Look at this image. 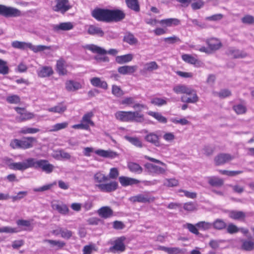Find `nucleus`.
Returning <instances> with one entry per match:
<instances>
[{"mask_svg":"<svg viewBox=\"0 0 254 254\" xmlns=\"http://www.w3.org/2000/svg\"><path fill=\"white\" fill-rule=\"evenodd\" d=\"M144 158L154 163L159 164L163 167H161L150 163H146L144 165L146 171L150 175H166L167 171V165L161 161L155 158L145 155Z\"/></svg>","mask_w":254,"mask_h":254,"instance_id":"f257e3e1","label":"nucleus"},{"mask_svg":"<svg viewBox=\"0 0 254 254\" xmlns=\"http://www.w3.org/2000/svg\"><path fill=\"white\" fill-rule=\"evenodd\" d=\"M115 116L117 120L124 122L142 123L144 120L143 115L137 111H118Z\"/></svg>","mask_w":254,"mask_h":254,"instance_id":"f03ea898","label":"nucleus"},{"mask_svg":"<svg viewBox=\"0 0 254 254\" xmlns=\"http://www.w3.org/2000/svg\"><path fill=\"white\" fill-rule=\"evenodd\" d=\"M173 91L177 94H186L187 95H192V98H187L186 96L183 95L181 98L182 102L187 103H195L198 101L196 91L185 85L180 84L173 88Z\"/></svg>","mask_w":254,"mask_h":254,"instance_id":"7ed1b4c3","label":"nucleus"},{"mask_svg":"<svg viewBox=\"0 0 254 254\" xmlns=\"http://www.w3.org/2000/svg\"><path fill=\"white\" fill-rule=\"evenodd\" d=\"M32 162L33 164L32 168H34L35 169L40 168L43 171L47 174L52 173L55 168L54 166L49 163V161L47 160L40 159L37 160L36 159L33 158Z\"/></svg>","mask_w":254,"mask_h":254,"instance_id":"20e7f679","label":"nucleus"},{"mask_svg":"<svg viewBox=\"0 0 254 254\" xmlns=\"http://www.w3.org/2000/svg\"><path fill=\"white\" fill-rule=\"evenodd\" d=\"M33 158H28L23 162L10 163L8 164L10 169L14 170L24 171L29 168H32Z\"/></svg>","mask_w":254,"mask_h":254,"instance_id":"39448f33","label":"nucleus"},{"mask_svg":"<svg viewBox=\"0 0 254 254\" xmlns=\"http://www.w3.org/2000/svg\"><path fill=\"white\" fill-rule=\"evenodd\" d=\"M0 14L6 17H17L21 15V12L16 8L0 4Z\"/></svg>","mask_w":254,"mask_h":254,"instance_id":"423d86ee","label":"nucleus"},{"mask_svg":"<svg viewBox=\"0 0 254 254\" xmlns=\"http://www.w3.org/2000/svg\"><path fill=\"white\" fill-rule=\"evenodd\" d=\"M56 4L53 7V9L56 12L64 14L71 7L69 0H55Z\"/></svg>","mask_w":254,"mask_h":254,"instance_id":"0eeeda50","label":"nucleus"},{"mask_svg":"<svg viewBox=\"0 0 254 254\" xmlns=\"http://www.w3.org/2000/svg\"><path fill=\"white\" fill-rule=\"evenodd\" d=\"M109 9L97 8L92 11V16L99 21L108 22Z\"/></svg>","mask_w":254,"mask_h":254,"instance_id":"6e6552de","label":"nucleus"},{"mask_svg":"<svg viewBox=\"0 0 254 254\" xmlns=\"http://www.w3.org/2000/svg\"><path fill=\"white\" fill-rule=\"evenodd\" d=\"M85 48L87 49L92 51L93 53H98L100 55H105L108 53L110 55H116L118 52L116 49H111L108 51H107L102 48L93 44L87 45L85 46Z\"/></svg>","mask_w":254,"mask_h":254,"instance_id":"1a4fd4ad","label":"nucleus"},{"mask_svg":"<svg viewBox=\"0 0 254 254\" xmlns=\"http://www.w3.org/2000/svg\"><path fill=\"white\" fill-rule=\"evenodd\" d=\"M14 109L19 114V116L16 118V120L19 122L30 120L34 117L33 113L27 112L24 108L15 107Z\"/></svg>","mask_w":254,"mask_h":254,"instance_id":"9d476101","label":"nucleus"},{"mask_svg":"<svg viewBox=\"0 0 254 254\" xmlns=\"http://www.w3.org/2000/svg\"><path fill=\"white\" fill-rule=\"evenodd\" d=\"M126 238L125 237H121L117 239L114 242V245L110 247L109 250L112 253L123 252L126 249L124 241Z\"/></svg>","mask_w":254,"mask_h":254,"instance_id":"9b49d317","label":"nucleus"},{"mask_svg":"<svg viewBox=\"0 0 254 254\" xmlns=\"http://www.w3.org/2000/svg\"><path fill=\"white\" fill-rule=\"evenodd\" d=\"M108 22L115 21H120L125 17V13L121 10H109V9Z\"/></svg>","mask_w":254,"mask_h":254,"instance_id":"f8f14e48","label":"nucleus"},{"mask_svg":"<svg viewBox=\"0 0 254 254\" xmlns=\"http://www.w3.org/2000/svg\"><path fill=\"white\" fill-rule=\"evenodd\" d=\"M129 200L132 202L147 203L153 201L154 197H151L148 194L141 193L130 197Z\"/></svg>","mask_w":254,"mask_h":254,"instance_id":"ddd939ff","label":"nucleus"},{"mask_svg":"<svg viewBox=\"0 0 254 254\" xmlns=\"http://www.w3.org/2000/svg\"><path fill=\"white\" fill-rule=\"evenodd\" d=\"M96 186L102 191L110 192L118 189V184L117 182L113 181L109 183L97 184Z\"/></svg>","mask_w":254,"mask_h":254,"instance_id":"4468645a","label":"nucleus"},{"mask_svg":"<svg viewBox=\"0 0 254 254\" xmlns=\"http://www.w3.org/2000/svg\"><path fill=\"white\" fill-rule=\"evenodd\" d=\"M234 156L229 154L221 153L217 155L214 158V162L216 165H223L226 163L233 160Z\"/></svg>","mask_w":254,"mask_h":254,"instance_id":"2eb2a0df","label":"nucleus"},{"mask_svg":"<svg viewBox=\"0 0 254 254\" xmlns=\"http://www.w3.org/2000/svg\"><path fill=\"white\" fill-rule=\"evenodd\" d=\"M37 142V139L33 137H25L21 139V149H27L33 147L34 143Z\"/></svg>","mask_w":254,"mask_h":254,"instance_id":"dca6fc26","label":"nucleus"},{"mask_svg":"<svg viewBox=\"0 0 254 254\" xmlns=\"http://www.w3.org/2000/svg\"><path fill=\"white\" fill-rule=\"evenodd\" d=\"M73 28L72 23L70 22H62L59 24H55L53 26V30L56 32L61 31H68Z\"/></svg>","mask_w":254,"mask_h":254,"instance_id":"f3484780","label":"nucleus"},{"mask_svg":"<svg viewBox=\"0 0 254 254\" xmlns=\"http://www.w3.org/2000/svg\"><path fill=\"white\" fill-rule=\"evenodd\" d=\"M206 43L211 52L219 50L222 47L221 42L216 38H212L207 39Z\"/></svg>","mask_w":254,"mask_h":254,"instance_id":"a211bd4d","label":"nucleus"},{"mask_svg":"<svg viewBox=\"0 0 254 254\" xmlns=\"http://www.w3.org/2000/svg\"><path fill=\"white\" fill-rule=\"evenodd\" d=\"M65 89L69 92H74L82 88L81 84L77 81L69 80L65 83Z\"/></svg>","mask_w":254,"mask_h":254,"instance_id":"6ab92c4d","label":"nucleus"},{"mask_svg":"<svg viewBox=\"0 0 254 254\" xmlns=\"http://www.w3.org/2000/svg\"><path fill=\"white\" fill-rule=\"evenodd\" d=\"M157 250L163 251L168 254H181L183 253V249L179 247H167L160 246L157 247Z\"/></svg>","mask_w":254,"mask_h":254,"instance_id":"aec40b11","label":"nucleus"},{"mask_svg":"<svg viewBox=\"0 0 254 254\" xmlns=\"http://www.w3.org/2000/svg\"><path fill=\"white\" fill-rule=\"evenodd\" d=\"M119 181L123 187L132 186L139 183L140 181L137 179L125 176H121L119 178Z\"/></svg>","mask_w":254,"mask_h":254,"instance_id":"412c9836","label":"nucleus"},{"mask_svg":"<svg viewBox=\"0 0 254 254\" xmlns=\"http://www.w3.org/2000/svg\"><path fill=\"white\" fill-rule=\"evenodd\" d=\"M144 139L156 147L160 146L159 136L154 132H150L144 137Z\"/></svg>","mask_w":254,"mask_h":254,"instance_id":"4be33fe9","label":"nucleus"},{"mask_svg":"<svg viewBox=\"0 0 254 254\" xmlns=\"http://www.w3.org/2000/svg\"><path fill=\"white\" fill-rule=\"evenodd\" d=\"M137 65H124L118 68V71L122 74H131L136 71Z\"/></svg>","mask_w":254,"mask_h":254,"instance_id":"5701e85b","label":"nucleus"},{"mask_svg":"<svg viewBox=\"0 0 254 254\" xmlns=\"http://www.w3.org/2000/svg\"><path fill=\"white\" fill-rule=\"evenodd\" d=\"M95 153L96 154L104 158H114L118 156L117 152L111 150L98 149L95 151Z\"/></svg>","mask_w":254,"mask_h":254,"instance_id":"b1692460","label":"nucleus"},{"mask_svg":"<svg viewBox=\"0 0 254 254\" xmlns=\"http://www.w3.org/2000/svg\"><path fill=\"white\" fill-rule=\"evenodd\" d=\"M227 54L233 58H244L247 56V54L243 51L230 48L227 51Z\"/></svg>","mask_w":254,"mask_h":254,"instance_id":"393cba45","label":"nucleus"},{"mask_svg":"<svg viewBox=\"0 0 254 254\" xmlns=\"http://www.w3.org/2000/svg\"><path fill=\"white\" fill-rule=\"evenodd\" d=\"M87 33L89 35H96L99 37H103L104 35V32L102 29L95 25H90L88 26Z\"/></svg>","mask_w":254,"mask_h":254,"instance_id":"a878e982","label":"nucleus"},{"mask_svg":"<svg viewBox=\"0 0 254 254\" xmlns=\"http://www.w3.org/2000/svg\"><path fill=\"white\" fill-rule=\"evenodd\" d=\"M56 71L60 75L67 74V71L66 69L65 62L63 59H60L57 62Z\"/></svg>","mask_w":254,"mask_h":254,"instance_id":"bb28decb","label":"nucleus"},{"mask_svg":"<svg viewBox=\"0 0 254 254\" xmlns=\"http://www.w3.org/2000/svg\"><path fill=\"white\" fill-rule=\"evenodd\" d=\"M54 73L52 68L50 66H43L37 72L38 75L40 77H49Z\"/></svg>","mask_w":254,"mask_h":254,"instance_id":"cd10ccee","label":"nucleus"},{"mask_svg":"<svg viewBox=\"0 0 254 254\" xmlns=\"http://www.w3.org/2000/svg\"><path fill=\"white\" fill-rule=\"evenodd\" d=\"M98 214L102 218H108L113 214V210L108 206H103L98 210Z\"/></svg>","mask_w":254,"mask_h":254,"instance_id":"c85d7f7f","label":"nucleus"},{"mask_svg":"<svg viewBox=\"0 0 254 254\" xmlns=\"http://www.w3.org/2000/svg\"><path fill=\"white\" fill-rule=\"evenodd\" d=\"M159 23L162 26L170 27L178 25L180 23V20L177 18H171L162 19L159 21Z\"/></svg>","mask_w":254,"mask_h":254,"instance_id":"c756f323","label":"nucleus"},{"mask_svg":"<svg viewBox=\"0 0 254 254\" xmlns=\"http://www.w3.org/2000/svg\"><path fill=\"white\" fill-rule=\"evenodd\" d=\"M241 249L246 251H252L254 250V241L252 239L242 240Z\"/></svg>","mask_w":254,"mask_h":254,"instance_id":"7c9ffc66","label":"nucleus"},{"mask_svg":"<svg viewBox=\"0 0 254 254\" xmlns=\"http://www.w3.org/2000/svg\"><path fill=\"white\" fill-rule=\"evenodd\" d=\"M91 84L95 87H99L104 89L108 88V84L105 81H102L99 77H95L90 79Z\"/></svg>","mask_w":254,"mask_h":254,"instance_id":"2f4dec72","label":"nucleus"},{"mask_svg":"<svg viewBox=\"0 0 254 254\" xmlns=\"http://www.w3.org/2000/svg\"><path fill=\"white\" fill-rule=\"evenodd\" d=\"M52 207L54 209L57 210L59 213L62 214H66L68 212L69 209L67 206L64 204H60L53 203Z\"/></svg>","mask_w":254,"mask_h":254,"instance_id":"473e14b6","label":"nucleus"},{"mask_svg":"<svg viewBox=\"0 0 254 254\" xmlns=\"http://www.w3.org/2000/svg\"><path fill=\"white\" fill-rule=\"evenodd\" d=\"M132 59V55L128 54L125 55L117 56L116 58V62L119 64H122L131 61Z\"/></svg>","mask_w":254,"mask_h":254,"instance_id":"72a5a7b5","label":"nucleus"},{"mask_svg":"<svg viewBox=\"0 0 254 254\" xmlns=\"http://www.w3.org/2000/svg\"><path fill=\"white\" fill-rule=\"evenodd\" d=\"M43 242L49 243L52 247L55 248L56 250L62 249L65 245V243L61 241L45 239L43 241Z\"/></svg>","mask_w":254,"mask_h":254,"instance_id":"f704fd0d","label":"nucleus"},{"mask_svg":"<svg viewBox=\"0 0 254 254\" xmlns=\"http://www.w3.org/2000/svg\"><path fill=\"white\" fill-rule=\"evenodd\" d=\"M54 157L58 160L61 159V158L69 160L71 158V155L69 153L65 152L64 150L60 149L55 152Z\"/></svg>","mask_w":254,"mask_h":254,"instance_id":"c9c22d12","label":"nucleus"},{"mask_svg":"<svg viewBox=\"0 0 254 254\" xmlns=\"http://www.w3.org/2000/svg\"><path fill=\"white\" fill-rule=\"evenodd\" d=\"M66 110V107L62 103H59L57 105L48 108L47 110L50 112L54 113L63 114Z\"/></svg>","mask_w":254,"mask_h":254,"instance_id":"e433bc0d","label":"nucleus"},{"mask_svg":"<svg viewBox=\"0 0 254 254\" xmlns=\"http://www.w3.org/2000/svg\"><path fill=\"white\" fill-rule=\"evenodd\" d=\"M148 115L155 118L160 123L166 124L167 122V119L159 112L149 111Z\"/></svg>","mask_w":254,"mask_h":254,"instance_id":"4c0bfd02","label":"nucleus"},{"mask_svg":"<svg viewBox=\"0 0 254 254\" xmlns=\"http://www.w3.org/2000/svg\"><path fill=\"white\" fill-rule=\"evenodd\" d=\"M127 7L135 12L140 11V6L138 0H125Z\"/></svg>","mask_w":254,"mask_h":254,"instance_id":"58836bf2","label":"nucleus"},{"mask_svg":"<svg viewBox=\"0 0 254 254\" xmlns=\"http://www.w3.org/2000/svg\"><path fill=\"white\" fill-rule=\"evenodd\" d=\"M159 68V65L156 62L152 61L146 63L144 64L143 70L147 72H152Z\"/></svg>","mask_w":254,"mask_h":254,"instance_id":"ea45409f","label":"nucleus"},{"mask_svg":"<svg viewBox=\"0 0 254 254\" xmlns=\"http://www.w3.org/2000/svg\"><path fill=\"white\" fill-rule=\"evenodd\" d=\"M208 182L212 186L220 187L223 185L224 182L222 179L216 177L208 178Z\"/></svg>","mask_w":254,"mask_h":254,"instance_id":"a19ab883","label":"nucleus"},{"mask_svg":"<svg viewBox=\"0 0 254 254\" xmlns=\"http://www.w3.org/2000/svg\"><path fill=\"white\" fill-rule=\"evenodd\" d=\"M30 45V43H26L18 41H13L11 44V45L13 48L21 50H24L26 48L29 49Z\"/></svg>","mask_w":254,"mask_h":254,"instance_id":"79ce46f5","label":"nucleus"},{"mask_svg":"<svg viewBox=\"0 0 254 254\" xmlns=\"http://www.w3.org/2000/svg\"><path fill=\"white\" fill-rule=\"evenodd\" d=\"M68 126V123L66 122L57 123L51 127V128L49 130L51 132H56L59 130L66 128Z\"/></svg>","mask_w":254,"mask_h":254,"instance_id":"37998d69","label":"nucleus"},{"mask_svg":"<svg viewBox=\"0 0 254 254\" xmlns=\"http://www.w3.org/2000/svg\"><path fill=\"white\" fill-rule=\"evenodd\" d=\"M128 168L129 170L134 173L140 174L142 172V168L137 163L130 162L128 164Z\"/></svg>","mask_w":254,"mask_h":254,"instance_id":"c03bdc74","label":"nucleus"},{"mask_svg":"<svg viewBox=\"0 0 254 254\" xmlns=\"http://www.w3.org/2000/svg\"><path fill=\"white\" fill-rule=\"evenodd\" d=\"M124 41L130 45L136 44L138 42L137 39L130 33H127L125 35Z\"/></svg>","mask_w":254,"mask_h":254,"instance_id":"a18cd8bd","label":"nucleus"},{"mask_svg":"<svg viewBox=\"0 0 254 254\" xmlns=\"http://www.w3.org/2000/svg\"><path fill=\"white\" fill-rule=\"evenodd\" d=\"M213 228L216 230H221L226 228V223L221 219H216L213 223H212Z\"/></svg>","mask_w":254,"mask_h":254,"instance_id":"49530a36","label":"nucleus"},{"mask_svg":"<svg viewBox=\"0 0 254 254\" xmlns=\"http://www.w3.org/2000/svg\"><path fill=\"white\" fill-rule=\"evenodd\" d=\"M190 3H191V7L194 10L201 8L204 5L203 0H189Z\"/></svg>","mask_w":254,"mask_h":254,"instance_id":"de8ad7c7","label":"nucleus"},{"mask_svg":"<svg viewBox=\"0 0 254 254\" xmlns=\"http://www.w3.org/2000/svg\"><path fill=\"white\" fill-rule=\"evenodd\" d=\"M29 49L31 50L32 51H33L34 53H37L39 52L45 51L46 50H51V46H47L41 45L38 46H34L30 43Z\"/></svg>","mask_w":254,"mask_h":254,"instance_id":"09e8293b","label":"nucleus"},{"mask_svg":"<svg viewBox=\"0 0 254 254\" xmlns=\"http://www.w3.org/2000/svg\"><path fill=\"white\" fill-rule=\"evenodd\" d=\"M196 226L200 230L206 231L211 229L212 225L208 222L200 221L196 224Z\"/></svg>","mask_w":254,"mask_h":254,"instance_id":"8fccbe9b","label":"nucleus"},{"mask_svg":"<svg viewBox=\"0 0 254 254\" xmlns=\"http://www.w3.org/2000/svg\"><path fill=\"white\" fill-rule=\"evenodd\" d=\"M94 179L96 182L102 184V182L107 181L109 178L101 172H98L94 175Z\"/></svg>","mask_w":254,"mask_h":254,"instance_id":"3c124183","label":"nucleus"},{"mask_svg":"<svg viewBox=\"0 0 254 254\" xmlns=\"http://www.w3.org/2000/svg\"><path fill=\"white\" fill-rule=\"evenodd\" d=\"M125 138L133 145L137 147H142L141 141L137 137L126 136Z\"/></svg>","mask_w":254,"mask_h":254,"instance_id":"603ef678","label":"nucleus"},{"mask_svg":"<svg viewBox=\"0 0 254 254\" xmlns=\"http://www.w3.org/2000/svg\"><path fill=\"white\" fill-rule=\"evenodd\" d=\"M229 216L233 219L238 220L245 218V214L242 211H232L229 212Z\"/></svg>","mask_w":254,"mask_h":254,"instance_id":"864d4df0","label":"nucleus"},{"mask_svg":"<svg viewBox=\"0 0 254 254\" xmlns=\"http://www.w3.org/2000/svg\"><path fill=\"white\" fill-rule=\"evenodd\" d=\"M93 114L92 112L88 113L85 114L82 119L81 122L84 124H87L88 126H94V124L93 121H91V118L93 117Z\"/></svg>","mask_w":254,"mask_h":254,"instance_id":"5fc2aeb1","label":"nucleus"},{"mask_svg":"<svg viewBox=\"0 0 254 254\" xmlns=\"http://www.w3.org/2000/svg\"><path fill=\"white\" fill-rule=\"evenodd\" d=\"M233 109L238 115L243 114L247 112L246 107L241 104H238L233 106Z\"/></svg>","mask_w":254,"mask_h":254,"instance_id":"6e6d98bb","label":"nucleus"},{"mask_svg":"<svg viewBox=\"0 0 254 254\" xmlns=\"http://www.w3.org/2000/svg\"><path fill=\"white\" fill-rule=\"evenodd\" d=\"M182 58L185 62L192 64H195L198 62L197 60L194 57L188 54L183 55Z\"/></svg>","mask_w":254,"mask_h":254,"instance_id":"4d7b16f0","label":"nucleus"},{"mask_svg":"<svg viewBox=\"0 0 254 254\" xmlns=\"http://www.w3.org/2000/svg\"><path fill=\"white\" fill-rule=\"evenodd\" d=\"M163 185L167 187H174L178 186L179 182L175 178L165 179Z\"/></svg>","mask_w":254,"mask_h":254,"instance_id":"13d9d810","label":"nucleus"},{"mask_svg":"<svg viewBox=\"0 0 254 254\" xmlns=\"http://www.w3.org/2000/svg\"><path fill=\"white\" fill-rule=\"evenodd\" d=\"M9 72V67L6 62L0 59V74L2 75L7 74Z\"/></svg>","mask_w":254,"mask_h":254,"instance_id":"bf43d9fd","label":"nucleus"},{"mask_svg":"<svg viewBox=\"0 0 254 254\" xmlns=\"http://www.w3.org/2000/svg\"><path fill=\"white\" fill-rule=\"evenodd\" d=\"M40 131V129L37 128L24 127L20 130L19 132L22 134H34Z\"/></svg>","mask_w":254,"mask_h":254,"instance_id":"052dcab7","label":"nucleus"},{"mask_svg":"<svg viewBox=\"0 0 254 254\" xmlns=\"http://www.w3.org/2000/svg\"><path fill=\"white\" fill-rule=\"evenodd\" d=\"M151 103L158 106H161L167 104L165 99L160 98H154L151 100Z\"/></svg>","mask_w":254,"mask_h":254,"instance_id":"680f3d73","label":"nucleus"},{"mask_svg":"<svg viewBox=\"0 0 254 254\" xmlns=\"http://www.w3.org/2000/svg\"><path fill=\"white\" fill-rule=\"evenodd\" d=\"M163 41L169 44H173L176 43L180 42L181 40L178 37L174 35L171 37L164 38L163 39Z\"/></svg>","mask_w":254,"mask_h":254,"instance_id":"e2e57ef3","label":"nucleus"},{"mask_svg":"<svg viewBox=\"0 0 254 254\" xmlns=\"http://www.w3.org/2000/svg\"><path fill=\"white\" fill-rule=\"evenodd\" d=\"M197 205L195 203L192 202H189L184 204V208L187 211H192L196 209Z\"/></svg>","mask_w":254,"mask_h":254,"instance_id":"0e129e2a","label":"nucleus"},{"mask_svg":"<svg viewBox=\"0 0 254 254\" xmlns=\"http://www.w3.org/2000/svg\"><path fill=\"white\" fill-rule=\"evenodd\" d=\"M112 93L117 97H120L123 95V92L121 88L116 85H113L112 88Z\"/></svg>","mask_w":254,"mask_h":254,"instance_id":"69168bd1","label":"nucleus"},{"mask_svg":"<svg viewBox=\"0 0 254 254\" xmlns=\"http://www.w3.org/2000/svg\"><path fill=\"white\" fill-rule=\"evenodd\" d=\"M239 231L240 229L232 223L229 224L227 227V232L230 234L236 233Z\"/></svg>","mask_w":254,"mask_h":254,"instance_id":"338daca9","label":"nucleus"},{"mask_svg":"<svg viewBox=\"0 0 254 254\" xmlns=\"http://www.w3.org/2000/svg\"><path fill=\"white\" fill-rule=\"evenodd\" d=\"M242 22L246 24L254 23V17L250 15H246L241 19Z\"/></svg>","mask_w":254,"mask_h":254,"instance_id":"774afa93","label":"nucleus"}]
</instances>
